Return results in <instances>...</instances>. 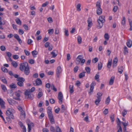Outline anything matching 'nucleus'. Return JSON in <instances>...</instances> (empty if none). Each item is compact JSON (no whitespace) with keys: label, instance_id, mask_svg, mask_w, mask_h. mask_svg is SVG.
I'll return each instance as SVG.
<instances>
[{"label":"nucleus","instance_id":"f257e3e1","mask_svg":"<svg viewBox=\"0 0 132 132\" xmlns=\"http://www.w3.org/2000/svg\"><path fill=\"white\" fill-rule=\"evenodd\" d=\"M20 69L21 71H24V74L28 75L30 73V71L28 63L26 62H24L20 64Z\"/></svg>","mask_w":132,"mask_h":132},{"label":"nucleus","instance_id":"f03ea898","mask_svg":"<svg viewBox=\"0 0 132 132\" xmlns=\"http://www.w3.org/2000/svg\"><path fill=\"white\" fill-rule=\"evenodd\" d=\"M52 110L51 107H48V108L47 113L51 123L52 124H53L55 123V122L52 111Z\"/></svg>","mask_w":132,"mask_h":132},{"label":"nucleus","instance_id":"7ed1b4c3","mask_svg":"<svg viewBox=\"0 0 132 132\" xmlns=\"http://www.w3.org/2000/svg\"><path fill=\"white\" fill-rule=\"evenodd\" d=\"M105 17L104 16H100L99 18V19L97 20L98 23V28L100 29L103 26V23H104L105 21Z\"/></svg>","mask_w":132,"mask_h":132},{"label":"nucleus","instance_id":"20e7f679","mask_svg":"<svg viewBox=\"0 0 132 132\" xmlns=\"http://www.w3.org/2000/svg\"><path fill=\"white\" fill-rule=\"evenodd\" d=\"M25 97L26 98L32 100L33 99L34 95L31 94L30 91L26 90L25 92Z\"/></svg>","mask_w":132,"mask_h":132},{"label":"nucleus","instance_id":"39448f33","mask_svg":"<svg viewBox=\"0 0 132 132\" xmlns=\"http://www.w3.org/2000/svg\"><path fill=\"white\" fill-rule=\"evenodd\" d=\"M25 80L23 77H19L17 79L18 82L17 83V84L20 87H22L24 85L23 82L25 81Z\"/></svg>","mask_w":132,"mask_h":132},{"label":"nucleus","instance_id":"423d86ee","mask_svg":"<svg viewBox=\"0 0 132 132\" xmlns=\"http://www.w3.org/2000/svg\"><path fill=\"white\" fill-rule=\"evenodd\" d=\"M96 83L95 81H93L92 82L90 86V91L89 92V94L90 95L93 92L94 86L96 85Z\"/></svg>","mask_w":132,"mask_h":132},{"label":"nucleus","instance_id":"0eeeda50","mask_svg":"<svg viewBox=\"0 0 132 132\" xmlns=\"http://www.w3.org/2000/svg\"><path fill=\"white\" fill-rule=\"evenodd\" d=\"M62 71V70L60 66L58 67L56 71V75L58 78H59L60 74Z\"/></svg>","mask_w":132,"mask_h":132},{"label":"nucleus","instance_id":"6e6552de","mask_svg":"<svg viewBox=\"0 0 132 132\" xmlns=\"http://www.w3.org/2000/svg\"><path fill=\"white\" fill-rule=\"evenodd\" d=\"M63 95L61 92H59L58 96V98L59 100V103L60 104H62L63 102Z\"/></svg>","mask_w":132,"mask_h":132},{"label":"nucleus","instance_id":"1a4fd4ad","mask_svg":"<svg viewBox=\"0 0 132 132\" xmlns=\"http://www.w3.org/2000/svg\"><path fill=\"white\" fill-rule=\"evenodd\" d=\"M14 112V110L11 108H9L6 111V114L8 116Z\"/></svg>","mask_w":132,"mask_h":132},{"label":"nucleus","instance_id":"9d476101","mask_svg":"<svg viewBox=\"0 0 132 132\" xmlns=\"http://www.w3.org/2000/svg\"><path fill=\"white\" fill-rule=\"evenodd\" d=\"M5 102L1 98H0V105L2 108L4 109L5 108Z\"/></svg>","mask_w":132,"mask_h":132},{"label":"nucleus","instance_id":"9b49d317","mask_svg":"<svg viewBox=\"0 0 132 132\" xmlns=\"http://www.w3.org/2000/svg\"><path fill=\"white\" fill-rule=\"evenodd\" d=\"M118 61V59L117 57H115L113 60L112 65V67L113 68L117 66Z\"/></svg>","mask_w":132,"mask_h":132},{"label":"nucleus","instance_id":"f8f14e48","mask_svg":"<svg viewBox=\"0 0 132 132\" xmlns=\"http://www.w3.org/2000/svg\"><path fill=\"white\" fill-rule=\"evenodd\" d=\"M87 23L88 27H91L93 25V23L92 22V19L91 18H88L87 20Z\"/></svg>","mask_w":132,"mask_h":132},{"label":"nucleus","instance_id":"ddd939ff","mask_svg":"<svg viewBox=\"0 0 132 132\" xmlns=\"http://www.w3.org/2000/svg\"><path fill=\"white\" fill-rule=\"evenodd\" d=\"M36 86H39L42 84L41 80L39 78H37L35 81Z\"/></svg>","mask_w":132,"mask_h":132},{"label":"nucleus","instance_id":"4468645a","mask_svg":"<svg viewBox=\"0 0 132 132\" xmlns=\"http://www.w3.org/2000/svg\"><path fill=\"white\" fill-rule=\"evenodd\" d=\"M126 44L127 46L129 47H130L132 45V41L131 39H129L128 40L127 42L126 43Z\"/></svg>","mask_w":132,"mask_h":132},{"label":"nucleus","instance_id":"2eb2a0df","mask_svg":"<svg viewBox=\"0 0 132 132\" xmlns=\"http://www.w3.org/2000/svg\"><path fill=\"white\" fill-rule=\"evenodd\" d=\"M97 99L95 101V103L97 105H98L99 104L100 102L101 101V97H97Z\"/></svg>","mask_w":132,"mask_h":132},{"label":"nucleus","instance_id":"dca6fc26","mask_svg":"<svg viewBox=\"0 0 132 132\" xmlns=\"http://www.w3.org/2000/svg\"><path fill=\"white\" fill-rule=\"evenodd\" d=\"M96 13L98 15H101L102 13V9L101 8H97Z\"/></svg>","mask_w":132,"mask_h":132},{"label":"nucleus","instance_id":"f3484780","mask_svg":"<svg viewBox=\"0 0 132 132\" xmlns=\"http://www.w3.org/2000/svg\"><path fill=\"white\" fill-rule=\"evenodd\" d=\"M114 79V76H112L111 77L109 82V84L110 85H113V83Z\"/></svg>","mask_w":132,"mask_h":132},{"label":"nucleus","instance_id":"a211bd4d","mask_svg":"<svg viewBox=\"0 0 132 132\" xmlns=\"http://www.w3.org/2000/svg\"><path fill=\"white\" fill-rule=\"evenodd\" d=\"M73 85H70L69 86V89H70V94H72L74 92L73 89Z\"/></svg>","mask_w":132,"mask_h":132},{"label":"nucleus","instance_id":"6ab92c4d","mask_svg":"<svg viewBox=\"0 0 132 132\" xmlns=\"http://www.w3.org/2000/svg\"><path fill=\"white\" fill-rule=\"evenodd\" d=\"M57 52V51L56 50H53L52 52H51V53L52 55V57H55L57 55V54H55V52Z\"/></svg>","mask_w":132,"mask_h":132},{"label":"nucleus","instance_id":"aec40b11","mask_svg":"<svg viewBox=\"0 0 132 132\" xmlns=\"http://www.w3.org/2000/svg\"><path fill=\"white\" fill-rule=\"evenodd\" d=\"M112 64V60H109L107 64V67L108 68H110Z\"/></svg>","mask_w":132,"mask_h":132},{"label":"nucleus","instance_id":"412c9836","mask_svg":"<svg viewBox=\"0 0 132 132\" xmlns=\"http://www.w3.org/2000/svg\"><path fill=\"white\" fill-rule=\"evenodd\" d=\"M96 7L97 8H101V2L100 1H98L96 3Z\"/></svg>","mask_w":132,"mask_h":132},{"label":"nucleus","instance_id":"4be33fe9","mask_svg":"<svg viewBox=\"0 0 132 132\" xmlns=\"http://www.w3.org/2000/svg\"><path fill=\"white\" fill-rule=\"evenodd\" d=\"M123 67L122 66H121L118 68V71L120 74H121L123 71Z\"/></svg>","mask_w":132,"mask_h":132},{"label":"nucleus","instance_id":"5701e85b","mask_svg":"<svg viewBox=\"0 0 132 132\" xmlns=\"http://www.w3.org/2000/svg\"><path fill=\"white\" fill-rule=\"evenodd\" d=\"M102 67V64L101 62H100L98 63V70H101Z\"/></svg>","mask_w":132,"mask_h":132},{"label":"nucleus","instance_id":"b1692460","mask_svg":"<svg viewBox=\"0 0 132 132\" xmlns=\"http://www.w3.org/2000/svg\"><path fill=\"white\" fill-rule=\"evenodd\" d=\"M56 132H62L61 129L58 126H56L55 127Z\"/></svg>","mask_w":132,"mask_h":132},{"label":"nucleus","instance_id":"393cba45","mask_svg":"<svg viewBox=\"0 0 132 132\" xmlns=\"http://www.w3.org/2000/svg\"><path fill=\"white\" fill-rule=\"evenodd\" d=\"M86 72H83L80 73L79 75V77L80 78H81L85 76V73Z\"/></svg>","mask_w":132,"mask_h":132},{"label":"nucleus","instance_id":"a878e982","mask_svg":"<svg viewBox=\"0 0 132 132\" xmlns=\"http://www.w3.org/2000/svg\"><path fill=\"white\" fill-rule=\"evenodd\" d=\"M15 21L17 24L19 25H21V22L19 19L18 18L16 19Z\"/></svg>","mask_w":132,"mask_h":132},{"label":"nucleus","instance_id":"bb28decb","mask_svg":"<svg viewBox=\"0 0 132 132\" xmlns=\"http://www.w3.org/2000/svg\"><path fill=\"white\" fill-rule=\"evenodd\" d=\"M85 69L88 74H89L90 73V68L88 67H85Z\"/></svg>","mask_w":132,"mask_h":132},{"label":"nucleus","instance_id":"cd10ccee","mask_svg":"<svg viewBox=\"0 0 132 132\" xmlns=\"http://www.w3.org/2000/svg\"><path fill=\"white\" fill-rule=\"evenodd\" d=\"M64 29V35L65 36H66L67 37H68L69 35L68 30V29H67L66 28H65Z\"/></svg>","mask_w":132,"mask_h":132},{"label":"nucleus","instance_id":"c85d7f7f","mask_svg":"<svg viewBox=\"0 0 132 132\" xmlns=\"http://www.w3.org/2000/svg\"><path fill=\"white\" fill-rule=\"evenodd\" d=\"M81 6V4H78L76 6V8L77 10L78 11H81L80 7Z\"/></svg>","mask_w":132,"mask_h":132},{"label":"nucleus","instance_id":"c756f323","mask_svg":"<svg viewBox=\"0 0 132 132\" xmlns=\"http://www.w3.org/2000/svg\"><path fill=\"white\" fill-rule=\"evenodd\" d=\"M127 110L125 109H124L122 114V116L124 117L127 114Z\"/></svg>","mask_w":132,"mask_h":132},{"label":"nucleus","instance_id":"7c9ffc66","mask_svg":"<svg viewBox=\"0 0 132 132\" xmlns=\"http://www.w3.org/2000/svg\"><path fill=\"white\" fill-rule=\"evenodd\" d=\"M109 36L108 33H105L104 35V38L107 40H109Z\"/></svg>","mask_w":132,"mask_h":132},{"label":"nucleus","instance_id":"2f4dec72","mask_svg":"<svg viewBox=\"0 0 132 132\" xmlns=\"http://www.w3.org/2000/svg\"><path fill=\"white\" fill-rule=\"evenodd\" d=\"M110 97L108 96L106 99L105 101V103L107 105H108L110 103Z\"/></svg>","mask_w":132,"mask_h":132},{"label":"nucleus","instance_id":"473e14b6","mask_svg":"<svg viewBox=\"0 0 132 132\" xmlns=\"http://www.w3.org/2000/svg\"><path fill=\"white\" fill-rule=\"evenodd\" d=\"M110 119L111 120L112 122H113L114 120V114H113L112 115H111L110 116Z\"/></svg>","mask_w":132,"mask_h":132},{"label":"nucleus","instance_id":"72a5a7b5","mask_svg":"<svg viewBox=\"0 0 132 132\" xmlns=\"http://www.w3.org/2000/svg\"><path fill=\"white\" fill-rule=\"evenodd\" d=\"M124 51H123V53L125 54H126L128 52V48L126 46L124 47Z\"/></svg>","mask_w":132,"mask_h":132},{"label":"nucleus","instance_id":"f704fd0d","mask_svg":"<svg viewBox=\"0 0 132 132\" xmlns=\"http://www.w3.org/2000/svg\"><path fill=\"white\" fill-rule=\"evenodd\" d=\"M12 65L15 68L17 67L18 66V64L16 62L14 61L12 62Z\"/></svg>","mask_w":132,"mask_h":132},{"label":"nucleus","instance_id":"c9c22d12","mask_svg":"<svg viewBox=\"0 0 132 132\" xmlns=\"http://www.w3.org/2000/svg\"><path fill=\"white\" fill-rule=\"evenodd\" d=\"M129 21L130 26V28L129 29L131 31L132 30V21H130V19H129Z\"/></svg>","mask_w":132,"mask_h":132},{"label":"nucleus","instance_id":"e433bc0d","mask_svg":"<svg viewBox=\"0 0 132 132\" xmlns=\"http://www.w3.org/2000/svg\"><path fill=\"white\" fill-rule=\"evenodd\" d=\"M125 16H123V19L122 20L121 23L123 25H124L125 24Z\"/></svg>","mask_w":132,"mask_h":132},{"label":"nucleus","instance_id":"4c0bfd02","mask_svg":"<svg viewBox=\"0 0 132 132\" xmlns=\"http://www.w3.org/2000/svg\"><path fill=\"white\" fill-rule=\"evenodd\" d=\"M1 87L2 89L4 91V92H6L7 90L6 86L4 85H2Z\"/></svg>","mask_w":132,"mask_h":132},{"label":"nucleus","instance_id":"58836bf2","mask_svg":"<svg viewBox=\"0 0 132 132\" xmlns=\"http://www.w3.org/2000/svg\"><path fill=\"white\" fill-rule=\"evenodd\" d=\"M78 42L79 44H80L81 43V38L80 36L77 37Z\"/></svg>","mask_w":132,"mask_h":132},{"label":"nucleus","instance_id":"ea45409f","mask_svg":"<svg viewBox=\"0 0 132 132\" xmlns=\"http://www.w3.org/2000/svg\"><path fill=\"white\" fill-rule=\"evenodd\" d=\"M2 70L4 72H8V70L5 67H3L1 68Z\"/></svg>","mask_w":132,"mask_h":132},{"label":"nucleus","instance_id":"a19ab883","mask_svg":"<svg viewBox=\"0 0 132 132\" xmlns=\"http://www.w3.org/2000/svg\"><path fill=\"white\" fill-rule=\"evenodd\" d=\"M50 130L51 132H56L54 127L52 126L51 127Z\"/></svg>","mask_w":132,"mask_h":132},{"label":"nucleus","instance_id":"79ce46f5","mask_svg":"<svg viewBox=\"0 0 132 132\" xmlns=\"http://www.w3.org/2000/svg\"><path fill=\"white\" fill-rule=\"evenodd\" d=\"M43 95V93L41 92H39L38 96V98H40Z\"/></svg>","mask_w":132,"mask_h":132},{"label":"nucleus","instance_id":"37998d69","mask_svg":"<svg viewBox=\"0 0 132 132\" xmlns=\"http://www.w3.org/2000/svg\"><path fill=\"white\" fill-rule=\"evenodd\" d=\"M65 107L63 105H62L61 106V111L62 112H63L65 110Z\"/></svg>","mask_w":132,"mask_h":132},{"label":"nucleus","instance_id":"c03bdc74","mask_svg":"<svg viewBox=\"0 0 132 132\" xmlns=\"http://www.w3.org/2000/svg\"><path fill=\"white\" fill-rule=\"evenodd\" d=\"M47 20L48 22L50 23H52L53 22V19L51 17H50L48 18Z\"/></svg>","mask_w":132,"mask_h":132},{"label":"nucleus","instance_id":"a18cd8bd","mask_svg":"<svg viewBox=\"0 0 132 132\" xmlns=\"http://www.w3.org/2000/svg\"><path fill=\"white\" fill-rule=\"evenodd\" d=\"M18 124L21 128L24 127V126H25L23 125V123L21 121H19L18 123Z\"/></svg>","mask_w":132,"mask_h":132},{"label":"nucleus","instance_id":"49530a36","mask_svg":"<svg viewBox=\"0 0 132 132\" xmlns=\"http://www.w3.org/2000/svg\"><path fill=\"white\" fill-rule=\"evenodd\" d=\"M10 87L11 88H15L16 87V85L14 84L10 85Z\"/></svg>","mask_w":132,"mask_h":132},{"label":"nucleus","instance_id":"de8ad7c7","mask_svg":"<svg viewBox=\"0 0 132 132\" xmlns=\"http://www.w3.org/2000/svg\"><path fill=\"white\" fill-rule=\"evenodd\" d=\"M31 53L33 56H34V55H37L38 54L37 52L35 50H34L32 51L31 52Z\"/></svg>","mask_w":132,"mask_h":132},{"label":"nucleus","instance_id":"09e8293b","mask_svg":"<svg viewBox=\"0 0 132 132\" xmlns=\"http://www.w3.org/2000/svg\"><path fill=\"white\" fill-rule=\"evenodd\" d=\"M118 7L117 6H115L113 9V11L115 13L118 10Z\"/></svg>","mask_w":132,"mask_h":132},{"label":"nucleus","instance_id":"8fccbe9b","mask_svg":"<svg viewBox=\"0 0 132 132\" xmlns=\"http://www.w3.org/2000/svg\"><path fill=\"white\" fill-rule=\"evenodd\" d=\"M24 53H25L26 55L27 56H29L30 54V52L28 51H27L26 50H24Z\"/></svg>","mask_w":132,"mask_h":132},{"label":"nucleus","instance_id":"3c124183","mask_svg":"<svg viewBox=\"0 0 132 132\" xmlns=\"http://www.w3.org/2000/svg\"><path fill=\"white\" fill-rule=\"evenodd\" d=\"M14 37L17 40H18V39L20 38L19 35L17 34H14Z\"/></svg>","mask_w":132,"mask_h":132},{"label":"nucleus","instance_id":"603ef678","mask_svg":"<svg viewBox=\"0 0 132 132\" xmlns=\"http://www.w3.org/2000/svg\"><path fill=\"white\" fill-rule=\"evenodd\" d=\"M8 116L11 119H14V117L12 113L10 115Z\"/></svg>","mask_w":132,"mask_h":132},{"label":"nucleus","instance_id":"864d4df0","mask_svg":"<svg viewBox=\"0 0 132 132\" xmlns=\"http://www.w3.org/2000/svg\"><path fill=\"white\" fill-rule=\"evenodd\" d=\"M13 58L14 59H17L19 58V56L18 55H14L13 56Z\"/></svg>","mask_w":132,"mask_h":132},{"label":"nucleus","instance_id":"5fc2aeb1","mask_svg":"<svg viewBox=\"0 0 132 132\" xmlns=\"http://www.w3.org/2000/svg\"><path fill=\"white\" fill-rule=\"evenodd\" d=\"M21 115L23 116V117L24 118L25 117V113L24 111L23 110L21 112Z\"/></svg>","mask_w":132,"mask_h":132},{"label":"nucleus","instance_id":"6e6d98bb","mask_svg":"<svg viewBox=\"0 0 132 132\" xmlns=\"http://www.w3.org/2000/svg\"><path fill=\"white\" fill-rule=\"evenodd\" d=\"M108 109H106L103 112V113L105 115H106L108 114Z\"/></svg>","mask_w":132,"mask_h":132},{"label":"nucleus","instance_id":"4d7b16f0","mask_svg":"<svg viewBox=\"0 0 132 132\" xmlns=\"http://www.w3.org/2000/svg\"><path fill=\"white\" fill-rule=\"evenodd\" d=\"M18 31L19 34L20 35H22L24 33L23 31L21 29H19Z\"/></svg>","mask_w":132,"mask_h":132},{"label":"nucleus","instance_id":"13d9d810","mask_svg":"<svg viewBox=\"0 0 132 132\" xmlns=\"http://www.w3.org/2000/svg\"><path fill=\"white\" fill-rule=\"evenodd\" d=\"M53 32V29H50L48 30V33L50 34H52Z\"/></svg>","mask_w":132,"mask_h":132},{"label":"nucleus","instance_id":"bf43d9fd","mask_svg":"<svg viewBox=\"0 0 132 132\" xmlns=\"http://www.w3.org/2000/svg\"><path fill=\"white\" fill-rule=\"evenodd\" d=\"M81 84V83L80 82V81H79L78 80L77 81H76V85L78 87H79L80 85Z\"/></svg>","mask_w":132,"mask_h":132},{"label":"nucleus","instance_id":"052dcab7","mask_svg":"<svg viewBox=\"0 0 132 132\" xmlns=\"http://www.w3.org/2000/svg\"><path fill=\"white\" fill-rule=\"evenodd\" d=\"M13 100L12 99L10 98H8L7 101L10 104H11L12 103V101Z\"/></svg>","mask_w":132,"mask_h":132},{"label":"nucleus","instance_id":"680f3d73","mask_svg":"<svg viewBox=\"0 0 132 132\" xmlns=\"http://www.w3.org/2000/svg\"><path fill=\"white\" fill-rule=\"evenodd\" d=\"M48 2H46L45 3L42 4V7H45L48 4Z\"/></svg>","mask_w":132,"mask_h":132},{"label":"nucleus","instance_id":"e2e57ef3","mask_svg":"<svg viewBox=\"0 0 132 132\" xmlns=\"http://www.w3.org/2000/svg\"><path fill=\"white\" fill-rule=\"evenodd\" d=\"M121 122H118L117 125V128L118 129L120 128V127H121Z\"/></svg>","mask_w":132,"mask_h":132},{"label":"nucleus","instance_id":"0e129e2a","mask_svg":"<svg viewBox=\"0 0 132 132\" xmlns=\"http://www.w3.org/2000/svg\"><path fill=\"white\" fill-rule=\"evenodd\" d=\"M50 44V43L49 42H47L45 44L44 46L45 47L47 48L49 46Z\"/></svg>","mask_w":132,"mask_h":132},{"label":"nucleus","instance_id":"69168bd1","mask_svg":"<svg viewBox=\"0 0 132 132\" xmlns=\"http://www.w3.org/2000/svg\"><path fill=\"white\" fill-rule=\"evenodd\" d=\"M28 132H30L31 130V125H29V124H28Z\"/></svg>","mask_w":132,"mask_h":132},{"label":"nucleus","instance_id":"338daca9","mask_svg":"<svg viewBox=\"0 0 132 132\" xmlns=\"http://www.w3.org/2000/svg\"><path fill=\"white\" fill-rule=\"evenodd\" d=\"M78 67L77 66H76L75 67L74 69V71L75 73H76L77 72L78 70Z\"/></svg>","mask_w":132,"mask_h":132},{"label":"nucleus","instance_id":"774afa93","mask_svg":"<svg viewBox=\"0 0 132 132\" xmlns=\"http://www.w3.org/2000/svg\"><path fill=\"white\" fill-rule=\"evenodd\" d=\"M0 49L1 51H4L5 50V47L4 46H1Z\"/></svg>","mask_w":132,"mask_h":132}]
</instances>
